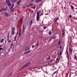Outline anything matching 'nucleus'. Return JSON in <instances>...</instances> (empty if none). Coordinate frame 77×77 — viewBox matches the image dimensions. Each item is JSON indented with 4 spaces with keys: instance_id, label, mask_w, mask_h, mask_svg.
<instances>
[{
    "instance_id": "11",
    "label": "nucleus",
    "mask_w": 77,
    "mask_h": 77,
    "mask_svg": "<svg viewBox=\"0 0 77 77\" xmlns=\"http://www.w3.org/2000/svg\"><path fill=\"white\" fill-rule=\"evenodd\" d=\"M39 18H40L39 16H36V21L37 22H38L39 21Z\"/></svg>"
},
{
    "instance_id": "18",
    "label": "nucleus",
    "mask_w": 77,
    "mask_h": 77,
    "mask_svg": "<svg viewBox=\"0 0 77 77\" xmlns=\"http://www.w3.org/2000/svg\"><path fill=\"white\" fill-rule=\"evenodd\" d=\"M29 49H28V47H27L26 48H25V52L27 51H28Z\"/></svg>"
},
{
    "instance_id": "63",
    "label": "nucleus",
    "mask_w": 77,
    "mask_h": 77,
    "mask_svg": "<svg viewBox=\"0 0 77 77\" xmlns=\"http://www.w3.org/2000/svg\"><path fill=\"white\" fill-rule=\"evenodd\" d=\"M58 62H57V63H58Z\"/></svg>"
},
{
    "instance_id": "23",
    "label": "nucleus",
    "mask_w": 77,
    "mask_h": 77,
    "mask_svg": "<svg viewBox=\"0 0 77 77\" xmlns=\"http://www.w3.org/2000/svg\"><path fill=\"white\" fill-rule=\"evenodd\" d=\"M12 46H14V44H12L11 45L10 48H11L12 47Z\"/></svg>"
},
{
    "instance_id": "39",
    "label": "nucleus",
    "mask_w": 77,
    "mask_h": 77,
    "mask_svg": "<svg viewBox=\"0 0 77 77\" xmlns=\"http://www.w3.org/2000/svg\"><path fill=\"white\" fill-rule=\"evenodd\" d=\"M62 48V45H60L59 48L61 49V48Z\"/></svg>"
},
{
    "instance_id": "17",
    "label": "nucleus",
    "mask_w": 77,
    "mask_h": 77,
    "mask_svg": "<svg viewBox=\"0 0 77 77\" xmlns=\"http://www.w3.org/2000/svg\"><path fill=\"white\" fill-rule=\"evenodd\" d=\"M36 17H39V12L38 11L37 13V16Z\"/></svg>"
},
{
    "instance_id": "25",
    "label": "nucleus",
    "mask_w": 77,
    "mask_h": 77,
    "mask_svg": "<svg viewBox=\"0 0 77 77\" xmlns=\"http://www.w3.org/2000/svg\"><path fill=\"white\" fill-rule=\"evenodd\" d=\"M57 72V71L55 72H54V73H53V74H56V73Z\"/></svg>"
},
{
    "instance_id": "60",
    "label": "nucleus",
    "mask_w": 77,
    "mask_h": 77,
    "mask_svg": "<svg viewBox=\"0 0 77 77\" xmlns=\"http://www.w3.org/2000/svg\"><path fill=\"white\" fill-rule=\"evenodd\" d=\"M56 52H54V54H56Z\"/></svg>"
},
{
    "instance_id": "6",
    "label": "nucleus",
    "mask_w": 77,
    "mask_h": 77,
    "mask_svg": "<svg viewBox=\"0 0 77 77\" xmlns=\"http://www.w3.org/2000/svg\"><path fill=\"white\" fill-rule=\"evenodd\" d=\"M4 14L5 15L6 17H8L10 15L8 13H7L6 12H4Z\"/></svg>"
},
{
    "instance_id": "52",
    "label": "nucleus",
    "mask_w": 77,
    "mask_h": 77,
    "mask_svg": "<svg viewBox=\"0 0 77 77\" xmlns=\"http://www.w3.org/2000/svg\"><path fill=\"white\" fill-rule=\"evenodd\" d=\"M42 48V47H40L39 48V49H41Z\"/></svg>"
},
{
    "instance_id": "47",
    "label": "nucleus",
    "mask_w": 77,
    "mask_h": 77,
    "mask_svg": "<svg viewBox=\"0 0 77 77\" xmlns=\"http://www.w3.org/2000/svg\"><path fill=\"white\" fill-rule=\"evenodd\" d=\"M2 49H3V48H0V50H2Z\"/></svg>"
},
{
    "instance_id": "28",
    "label": "nucleus",
    "mask_w": 77,
    "mask_h": 77,
    "mask_svg": "<svg viewBox=\"0 0 77 77\" xmlns=\"http://www.w3.org/2000/svg\"><path fill=\"white\" fill-rule=\"evenodd\" d=\"M11 2H16V1L15 0H11Z\"/></svg>"
},
{
    "instance_id": "31",
    "label": "nucleus",
    "mask_w": 77,
    "mask_h": 77,
    "mask_svg": "<svg viewBox=\"0 0 77 77\" xmlns=\"http://www.w3.org/2000/svg\"><path fill=\"white\" fill-rule=\"evenodd\" d=\"M46 27H47V26H44V27H43L44 29H46Z\"/></svg>"
},
{
    "instance_id": "19",
    "label": "nucleus",
    "mask_w": 77,
    "mask_h": 77,
    "mask_svg": "<svg viewBox=\"0 0 77 77\" xmlns=\"http://www.w3.org/2000/svg\"><path fill=\"white\" fill-rule=\"evenodd\" d=\"M15 31H12L11 33L12 35H14V33H15Z\"/></svg>"
},
{
    "instance_id": "38",
    "label": "nucleus",
    "mask_w": 77,
    "mask_h": 77,
    "mask_svg": "<svg viewBox=\"0 0 77 77\" xmlns=\"http://www.w3.org/2000/svg\"><path fill=\"white\" fill-rule=\"evenodd\" d=\"M18 32H17V34H16V36H17V35H18Z\"/></svg>"
},
{
    "instance_id": "53",
    "label": "nucleus",
    "mask_w": 77,
    "mask_h": 77,
    "mask_svg": "<svg viewBox=\"0 0 77 77\" xmlns=\"http://www.w3.org/2000/svg\"><path fill=\"white\" fill-rule=\"evenodd\" d=\"M21 69H22L21 68L20 69V70H21Z\"/></svg>"
},
{
    "instance_id": "26",
    "label": "nucleus",
    "mask_w": 77,
    "mask_h": 77,
    "mask_svg": "<svg viewBox=\"0 0 77 77\" xmlns=\"http://www.w3.org/2000/svg\"><path fill=\"white\" fill-rule=\"evenodd\" d=\"M58 19H59V17H57V19L54 21V22H56V21H57V20H58Z\"/></svg>"
},
{
    "instance_id": "37",
    "label": "nucleus",
    "mask_w": 77,
    "mask_h": 77,
    "mask_svg": "<svg viewBox=\"0 0 77 77\" xmlns=\"http://www.w3.org/2000/svg\"><path fill=\"white\" fill-rule=\"evenodd\" d=\"M58 59H59V58L57 57V59H56V61H58Z\"/></svg>"
},
{
    "instance_id": "57",
    "label": "nucleus",
    "mask_w": 77,
    "mask_h": 77,
    "mask_svg": "<svg viewBox=\"0 0 77 77\" xmlns=\"http://www.w3.org/2000/svg\"><path fill=\"white\" fill-rule=\"evenodd\" d=\"M1 17H0V20H1Z\"/></svg>"
},
{
    "instance_id": "16",
    "label": "nucleus",
    "mask_w": 77,
    "mask_h": 77,
    "mask_svg": "<svg viewBox=\"0 0 77 77\" xmlns=\"http://www.w3.org/2000/svg\"><path fill=\"white\" fill-rule=\"evenodd\" d=\"M11 29H12V31H15V27H12L11 28Z\"/></svg>"
},
{
    "instance_id": "12",
    "label": "nucleus",
    "mask_w": 77,
    "mask_h": 77,
    "mask_svg": "<svg viewBox=\"0 0 77 77\" xmlns=\"http://www.w3.org/2000/svg\"><path fill=\"white\" fill-rule=\"evenodd\" d=\"M42 2V0H36L35 1V3H38V2Z\"/></svg>"
},
{
    "instance_id": "4",
    "label": "nucleus",
    "mask_w": 77,
    "mask_h": 77,
    "mask_svg": "<svg viewBox=\"0 0 77 77\" xmlns=\"http://www.w3.org/2000/svg\"><path fill=\"white\" fill-rule=\"evenodd\" d=\"M29 63H26V64L23 66L21 68L23 69L24 68H25V67H26V66H28L29 65Z\"/></svg>"
},
{
    "instance_id": "32",
    "label": "nucleus",
    "mask_w": 77,
    "mask_h": 77,
    "mask_svg": "<svg viewBox=\"0 0 77 77\" xmlns=\"http://www.w3.org/2000/svg\"><path fill=\"white\" fill-rule=\"evenodd\" d=\"M30 4V6H33V4L31 3V4Z\"/></svg>"
},
{
    "instance_id": "45",
    "label": "nucleus",
    "mask_w": 77,
    "mask_h": 77,
    "mask_svg": "<svg viewBox=\"0 0 77 77\" xmlns=\"http://www.w3.org/2000/svg\"><path fill=\"white\" fill-rule=\"evenodd\" d=\"M11 48H10V49L8 50V51H10V50H11Z\"/></svg>"
},
{
    "instance_id": "10",
    "label": "nucleus",
    "mask_w": 77,
    "mask_h": 77,
    "mask_svg": "<svg viewBox=\"0 0 77 77\" xmlns=\"http://www.w3.org/2000/svg\"><path fill=\"white\" fill-rule=\"evenodd\" d=\"M25 28V25L24 24H23V31H22V32L23 33L24 32V31L25 30V29L26 28Z\"/></svg>"
},
{
    "instance_id": "20",
    "label": "nucleus",
    "mask_w": 77,
    "mask_h": 77,
    "mask_svg": "<svg viewBox=\"0 0 77 77\" xmlns=\"http://www.w3.org/2000/svg\"><path fill=\"white\" fill-rule=\"evenodd\" d=\"M48 34L49 35H51L52 34L51 32L50 31V30L48 32Z\"/></svg>"
},
{
    "instance_id": "44",
    "label": "nucleus",
    "mask_w": 77,
    "mask_h": 77,
    "mask_svg": "<svg viewBox=\"0 0 77 77\" xmlns=\"http://www.w3.org/2000/svg\"><path fill=\"white\" fill-rule=\"evenodd\" d=\"M27 6L28 7L30 6V4H29V5H27Z\"/></svg>"
},
{
    "instance_id": "36",
    "label": "nucleus",
    "mask_w": 77,
    "mask_h": 77,
    "mask_svg": "<svg viewBox=\"0 0 77 77\" xmlns=\"http://www.w3.org/2000/svg\"><path fill=\"white\" fill-rule=\"evenodd\" d=\"M67 55L68 57H68V51H67Z\"/></svg>"
},
{
    "instance_id": "1",
    "label": "nucleus",
    "mask_w": 77,
    "mask_h": 77,
    "mask_svg": "<svg viewBox=\"0 0 77 77\" xmlns=\"http://www.w3.org/2000/svg\"><path fill=\"white\" fill-rule=\"evenodd\" d=\"M6 3L8 6L11 7V2H10L9 0H6Z\"/></svg>"
},
{
    "instance_id": "48",
    "label": "nucleus",
    "mask_w": 77,
    "mask_h": 77,
    "mask_svg": "<svg viewBox=\"0 0 77 77\" xmlns=\"http://www.w3.org/2000/svg\"><path fill=\"white\" fill-rule=\"evenodd\" d=\"M43 15V14L42 13L40 15V16H41V15Z\"/></svg>"
},
{
    "instance_id": "58",
    "label": "nucleus",
    "mask_w": 77,
    "mask_h": 77,
    "mask_svg": "<svg viewBox=\"0 0 77 77\" xmlns=\"http://www.w3.org/2000/svg\"><path fill=\"white\" fill-rule=\"evenodd\" d=\"M53 62V61L52 60L51 61V62Z\"/></svg>"
},
{
    "instance_id": "54",
    "label": "nucleus",
    "mask_w": 77,
    "mask_h": 77,
    "mask_svg": "<svg viewBox=\"0 0 77 77\" xmlns=\"http://www.w3.org/2000/svg\"><path fill=\"white\" fill-rule=\"evenodd\" d=\"M28 50H30V48H29L28 47Z\"/></svg>"
},
{
    "instance_id": "15",
    "label": "nucleus",
    "mask_w": 77,
    "mask_h": 77,
    "mask_svg": "<svg viewBox=\"0 0 77 77\" xmlns=\"http://www.w3.org/2000/svg\"><path fill=\"white\" fill-rule=\"evenodd\" d=\"M21 31H19V36H21Z\"/></svg>"
},
{
    "instance_id": "7",
    "label": "nucleus",
    "mask_w": 77,
    "mask_h": 77,
    "mask_svg": "<svg viewBox=\"0 0 77 77\" xmlns=\"http://www.w3.org/2000/svg\"><path fill=\"white\" fill-rule=\"evenodd\" d=\"M69 51L70 52L71 54H72V48H69Z\"/></svg>"
},
{
    "instance_id": "34",
    "label": "nucleus",
    "mask_w": 77,
    "mask_h": 77,
    "mask_svg": "<svg viewBox=\"0 0 77 77\" xmlns=\"http://www.w3.org/2000/svg\"><path fill=\"white\" fill-rule=\"evenodd\" d=\"M72 17V16H71V15H70L69 16V18H71Z\"/></svg>"
},
{
    "instance_id": "30",
    "label": "nucleus",
    "mask_w": 77,
    "mask_h": 77,
    "mask_svg": "<svg viewBox=\"0 0 77 77\" xmlns=\"http://www.w3.org/2000/svg\"><path fill=\"white\" fill-rule=\"evenodd\" d=\"M71 7L72 8V9H74V7L72 5H71Z\"/></svg>"
},
{
    "instance_id": "40",
    "label": "nucleus",
    "mask_w": 77,
    "mask_h": 77,
    "mask_svg": "<svg viewBox=\"0 0 77 77\" xmlns=\"http://www.w3.org/2000/svg\"><path fill=\"white\" fill-rule=\"evenodd\" d=\"M35 8H36V5H34L33 8L34 9H35Z\"/></svg>"
},
{
    "instance_id": "29",
    "label": "nucleus",
    "mask_w": 77,
    "mask_h": 77,
    "mask_svg": "<svg viewBox=\"0 0 77 77\" xmlns=\"http://www.w3.org/2000/svg\"><path fill=\"white\" fill-rule=\"evenodd\" d=\"M55 37H56V35H54V36H53L52 38V39H54V38H55Z\"/></svg>"
},
{
    "instance_id": "42",
    "label": "nucleus",
    "mask_w": 77,
    "mask_h": 77,
    "mask_svg": "<svg viewBox=\"0 0 77 77\" xmlns=\"http://www.w3.org/2000/svg\"><path fill=\"white\" fill-rule=\"evenodd\" d=\"M12 72L9 75V76H11V75L12 74Z\"/></svg>"
},
{
    "instance_id": "55",
    "label": "nucleus",
    "mask_w": 77,
    "mask_h": 77,
    "mask_svg": "<svg viewBox=\"0 0 77 77\" xmlns=\"http://www.w3.org/2000/svg\"><path fill=\"white\" fill-rule=\"evenodd\" d=\"M40 50V49H39V48H38V49H37V50Z\"/></svg>"
},
{
    "instance_id": "62",
    "label": "nucleus",
    "mask_w": 77,
    "mask_h": 77,
    "mask_svg": "<svg viewBox=\"0 0 77 77\" xmlns=\"http://www.w3.org/2000/svg\"><path fill=\"white\" fill-rule=\"evenodd\" d=\"M17 29H18V26H17Z\"/></svg>"
},
{
    "instance_id": "9",
    "label": "nucleus",
    "mask_w": 77,
    "mask_h": 77,
    "mask_svg": "<svg viewBox=\"0 0 77 77\" xmlns=\"http://www.w3.org/2000/svg\"><path fill=\"white\" fill-rule=\"evenodd\" d=\"M32 24H33V20L32 19L30 21V22L29 23V26H30V27H31V26H32Z\"/></svg>"
},
{
    "instance_id": "21",
    "label": "nucleus",
    "mask_w": 77,
    "mask_h": 77,
    "mask_svg": "<svg viewBox=\"0 0 77 77\" xmlns=\"http://www.w3.org/2000/svg\"><path fill=\"white\" fill-rule=\"evenodd\" d=\"M77 57L76 56H75L74 57V59H75L76 60H77Z\"/></svg>"
},
{
    "instance_id": "50",
    "label": "nucleus",
    "mask_w": 77,
    "mask_h": 77,
    "mask_svg": "<svg viewBox=\"0 0 77 77\" xmlns=\"http://www.w3.org/2000/svg\"><path fill=\"white\" fill-rule=\"evenodd\" d=\"M37 44H39V41H38L37 42Z\"/></svg>"
},
{
    "instance_id": "56",
    "label": "nucleus",
    "mask_w": 77,
    "mask_h": 77,
    "mask_svg": "<svg viewBox=\"0 0 77 77\" xmlns=\"http://www.w3.org/2000/svg\"><path fill=\"white\" fill-rule=\"evenodd\" d=\"M72 17H73V18H75V16H72Z\"/></svg>"
},
{
    "instance_id": "61",
    "label": "nucleus",
    "mask_w": 77,
    "mask_h": 77,
    "mask_svg": "<svg viewBox=\"0 0 77 77\" xmlns=\"http://www.w3.org/2000/svg\"><path fill=\"white\" fill-rule=\"evenodd\" d=\"M0 47H2V46H0Z\"/></svg>"
},
{
    "instance_id": "8",
    "label": "nucleus",
    "mask_w": 77,
    "mask_h": 77,
    "mask_svg": "<svg viewBox=\"0 0 77 77\" xmlns=\"http://www.w3.org/2000/svg\"><path fill=\"white\" fill-rule=\"evenodd\" d=\"M2 10V11H7V8H2L1 9Z\"/></svg>"
},
{
    "instance_id": "14",
    "label": "nucleus",
    "mask_w": 77,
    "mask_h": 77,
    "mask_svg": "<svg viewBox=\"0 0 77 77\" xmlns=\"http://www.w3.org/2000/svg\"><path fill=\"white\" fill-rule=\"evenodd\" d=\"M21 0H19L18 1H17V5H18V4H20V3H21Z\"/></svg>"
},
{
    "instance_id": "49",
    "label": "nucleus",
    "mask_w": 77,
    "mask_h": 77,
    "mask_svg": "<svg viewBox=\"0 0 77 77\" xmlns=\"http://www.w3.org/2000/svg\"><path fill=\"white\" fill-rule=\"evenodd\" d=\"M51 39H52V38H50V41H51Z\"/></svg>"
},
{
    "instance_id": "27",
    "label": "nucleus",
    "mask_w": 77,
    "mask_h": 77,
    "mask_svg": "<svg viewBox=\"0 0 77 77\" xmlns=\"http://www.w3.org/2000/svg\"><path fill=\"white\" fill-rule=\"evenodd\" d=\"M3 42V39H2L1 40V41H0V42H1V43H2V42Z\"/></svg>"
},
{
    "instance_id": "24",
    "label": "nucleus",
    "mask_w": 77,
    "mask_h": 77,
    "mask_svg": "<svg viewBox=\"0 0 77 77\" xmlns=\"http://www.w3.org/2000/svg\"><path fill=\"white\" fill-rule=\"evenodd\" d=\"M60 42H61V41H59V42H58V45H60Z\"/></svg>"
},
{
    "instance_id": "41",
    "label": "nucleus",
    "mask_w": 77,
    "mask_h": 77,
    "mask_svg": "<svg viewBox=\"0 0 77 77\" xmlns=\"http://www.w3.org/2000/svg\"><path fill=\"white\" fill-rule=\"evenodd\" d=\"M27 52L28 53H30V51H28Z\"/></svg>"
},
{
    "instance_id": "2",
    "label": "nucleus",
    "mask_w": 77,
    "mask_h": 77,
    "mask_svg": "<svg viewBox=\"0 0 77 77\" xmlns=\"http://www.w3.org/2000/svg\"><path fill=\"white\" fill-rule=\"evenodd\" d=\"M10 10L12 12H14V5H12L10 8Z\"/></svg>"
},
{
    "instance_id": "43",
    "label": "nucleus",
    "mask_w": 77,
    "mask_h": 77,
    "mask_svg": "<svg viewBox=\"0 0 77 77\" xmlns=\"http://www.w3.org/2000/svg\"><path fill=\"white\" fill-rule=\"evenodd\" d=\"M35 47V46L34 45H33L32 46V48H34Z\"/></svg>"
},
{
    "instance_id": "33",
    "label": "nucleus",
    "mask_w": 77,
    "mask_h": 77,
    "mask_svg": "<svg viewBox=\"0 0 77 77\" xmlns=\"http://www.w3.org/2000/svg\"><path fill=\"white\" fill-rule=\"evenodd\" d=\"M16 38H17V36H16L14 38V41H16Z\"/></svg>"
},
{
    "instance_id": "5",
    "label": "nucleus",
    "mask_w": 77,
    "mask_h": 77,
    "mask_svg": "<svg viewBox=\"0 0 77 77\" xmlns=\"http://www.w3.org/2000/svg\"><path fill=\"white\" fill-rule=\"evenodd\" d=\"M9 33H8V35H7V41L8 42H11V40H9Z\"/></svg>"
},
{
    "instance_id": "22",
    "label": "nucleus",
    "mask_w": 77,
    "mask_h": 77,
    "mask_svg": "<svg viewBox=\"0 0 77 77\" xmlns=\"http://www.w3.org/2000/svg\"><path fill=\"white\" fill-rule=\"evenodd\" d=\"M61 54H62V51H60L59 54V56H60V55H61Z\"/></svg>"
},
{
    "instance_id": "59",
    "label": "nucleus",
    "mask_w": 77,
    "mask_h": 77,
    "mask_svg": "<svg viewBox=\"0 0 77 77\" xmlns=\"http://www.w3.org/2000/svg\"><path fill=\"white\" fill-rule=\"evenodd\" d=\"M55 41H57V39H56Z\"/></svg>"
},
{
    "instance_id": "3",
    "label": "nucleus",
    "mask_w": 77,
    "mask_h": 77,
    "mask_svg": "<svg viewBox=\"0 0 77 77\" xmlns=\"http://www.w3.org/2000/svg\"><path fill=\"white\" fill-rule=\"evenodd\" d=\"M62 34L61 35V36L62 37H64V36H65V30L64 29H63L62 30Z\"/></svg>"
},
{
    "instance_id": "64",
    "label": "nucleus",
    "mask_w": 77,
    "mask_h": 77,
    "mask_svg": "<svg viewBox=\"0 0 77 77\" xmlns=\"http://www.w3.org/2000/svg\"><path fill=\"white\" fill-rule=\"evenodd\" d=\"M9 77V76H8V77Z\"/></svg>"
},
{
    "instance_id": "51",
    "label": "nucleus",
    "mask_w": 77,
    "mask_h": 77,
    "mask_svg": "<svg viewBox=\"0 0 77 77\" xmlns=\"http://www.w3.org/2000/svg\"><path fill=\"white\" fill-rule=\"evenodd\" d=\"M2 9H1V10H0V12H2Z\"/></svg>"
},
{
    "instance_id": "35",
    "label": "nucleus",
    "mask_w": 77,
    "mask_h": 77,
    "mask_svg": "<svg viewBox=\"0 0 77 77\" xmlns=\"http://www.w3.org/2000/svg\"><path fill=\"white\" fill-rule=\"evenodd\" d=\"M38 45H39V43H37V44L36 45V46H37V47H38Z\"/></svg>"
},
{
    "instance_id": "13",
    "label": "nucleus",
    "mask_w": 77,
    "mask_h": 77,
    "mask_svg": "<svg viewBox=\"0 0 77 77\" xmlns=\"http://www.w3.org/2000/svg\"><path fill=\"white\" fill-rule=\"evenodd\" d=\"M52 57V56H50L49 57H47L46 59H51Z\"/></svg>"
},
{
    "instance_id": "46",
    "label": "nucleus",
    "mask_w": 77,
    "mask_h": 77,
    "mask_svg": "<svg viewBox=\"0 0 77 77\" xmlns=\"http://www.w3.org/2000/svg\"><path fill=\"white\" fill-rule=\"evenodd\" d=\"M27 53H28V52H25V53H24V54H27Z\"/></svg>"
}]
</instances>
